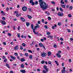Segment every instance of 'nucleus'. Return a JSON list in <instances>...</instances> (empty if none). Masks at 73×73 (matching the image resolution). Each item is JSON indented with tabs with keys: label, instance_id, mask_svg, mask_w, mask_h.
<instances>
[{
	"label": "nucleus",
	"instance_id": "obj_3",
	"mask_svg": "<svg viewBox=\"0 0 73 73\" xmlns=\"http://www.w3.org/2000/svg\"><path fill=\"white\" fill-rule=\"evenodd\" d=\"M47 55V54L45 52H43L41 53V56L42 57H45Z\"/></svg>",
	"mask_w": 73,
	"mask_h": 73
},
{
	"label": "nucleus",
	"instance_id": "obj_40",
	"mask_svg": "<svg viewBox=\"0 0 73 73\" xmlns=\"http://www.w3.org/2000/svg\"><path fill=\"white\" fill-rule=\"evenodd\" d=\"M58 25L59 26H60V25H61V23H58Z\"/></svg>",
	"mask_w": 73,
	"mask_h": 73
},
{
	"label": "nucleus",
	"instance_id": "obj_16",
	"mask_svg": "<svg viewBox=\"0 0 73 73\" xmlns=\"http://www.w3.org/2000/svg\"><path fill=\"white\" fill-rule=\"evenodd\" d=\"M21 62H24L25 61V59L24 58H22L21 59Z\"/></svg>",
	"mask_w": 73,
	"mask_h": 73
},
{
	"label": "nucleus",
	"instance_id": "obj_11",
	"mask_svg": "<svg viewBox=\"0 0 73 73\" xmlns=\"http://www.w3.org/2000/svg\"><path fill=\"white\" fill-rule=\"evenodd\" d=\"M19 13H17L16 14V16L17 17H19V16H21V14L20 13L18 14Z\"/></svg>",
	"mask_w": 73,
	"mask_h": 73
},
{
	"label": "nucleus",
	"instance_id": "obj_19",
	"mask_svg": "<svg viewBox=\"0 0 73 73\" xmlns=\"http://www.w3.org/2000/svg\"><path fill=\"white\" fill-rule=\"evenodd\" d=\"M26 25L27 27H29L30 25V23L29 22H27L26 23Z\"/></svg>",
	"mask_w": 73,
	"mask_h": 73
},
{
	"label": "nucleus",
	"instance_id": "obj_56",
	"mask_svg": "<svg viewBox=\"0 0 73 73\" xmlns=\"http://www.w3.org/2000/svg\"><path fill=\"white\" fill-rule=\"evenodd\" d=\"M37 71H38V72H40V71H41V70L39 68H38L37 69Z\"/></svg>",
	"mask_w": 73,
	"mask_h": 73
},
{
	"label": "nucleus",
	"instance_id": "obj_31",
	"mask_svg": "<svg viewBox=\"0 0 73 73\" xmlns=\"http://www.w3.org/2000/svg\"><path fill=\"white\" fill-rule=\"evenodd\" d=\"M61 5V7H62L63 8H65V6L64 5L62 4Z\"/></svg>",
	"mask_w": 73,
	"mask_h": 73
},
{
	"label": "nucleus",
	"instance_id": "obj_5",
	"mask_svg": "<svg viewBox=\"0 0 73 73\" xmlns=\"http://www.w3.org/2000/svg\"><path fill=\"white\" fill-rule=\"evenodd\" d=\"M22 9L23 11H27V9H28V8L27 7L25 6H24L22 7Z\"/></svg>",
	"mask_w": 73,
	"mask_h": 73
},
{
	"label": "nucleus",
	"instance_id": "obj_60",
	"mask_svg": "<svg viewBox=\"0 0 73 73\" xmlns=\"http://www.w3.org/2000/svg\"><path fill=\"white\" fill-rule=\"evenodd\" d=\"M6 11H9V8H8V7H7V8L6 9Z\"/></svg>",
	"mask_w": 73,
	"mask_h": 73
},
{
	"label": "nucleus",
	"instance_id": "obj_27",
	"mask_svg": "<svg viewBox=\"0 0 73 73\" xmlns=\"http://www.w3.org/2000/svg\"><path fill=\"white\" fill-rule=\"evenodd\" d=\"M21 68H24V65L23 64H21Z\"/></svg>",
	"mask_w": 73,
	"mask_h": 73
},
{
	"label": "nucleus",
	"instance_id": "obj_33",
	"mask_svg": "<svg viewBox=\"0 0 73 73\" xmlns=\"http://www.w3.org/2000/svg\"><path fill=\"white\" fill-rule=\"evenodd\" d=\"M26 57H28V53H26L25 54Z\"/></svg>",
	"mask_w": 73,
	"mask_h": 73
},
{
	"label": "nucleus",
	"instance_id": "obj_44",
	"mask_svg": "<svg viewBox=\"0 0 73 73\" xmlns=\"http://www.w3.org/2000/svg\"><path fill=\"white\" fill-rule=\"evenodd\" d=\"M14 13H15V14H16V13L17 14V13H19V12L17 11H15L14 12Z\"/></svg>",
	"mask_w": 73,
	"mask_h": 73
},
{
	"label": "nucleus",
	"instance_id": "obj_24",
	"mask_svg": "<svg viewBox=\"0 0 73 73\" xmlns=\"http://www.w3.org/2000/svg\"><path fill=\"white\" fill-rule=\"evenodd\" d=\"M31 5L33 6L35 5V2H32L31 3Z\"/></svg>",
	"mask_w": 73,
	"mask_h": 73
},
{
	"label": "nucleus",
	"instance_id": "obj_46",
	"mask_svg": "<svg viewBox=\"0 0 73 73\" xmlns=\"http://www.w3.org/2000/svg\"><path fill=\"white\" fill-rule=\"evenodd\" d=\"M54 47L56 48L57 47V45H56V44H54L53 46Z\"/></svg>",
	"mask_w": 73,
	"mask_h": 73
},
{
	"label": "nucleus",
	"instance_id": "obj_25",
	"mask_svg": "<svg viewBox=\"0 0 73 73\" xmlns=\"http://www.w3.org/2000/svg\"><path fill=\"white\" fill-rule=\"evenodd\" d=\"M36 26L38 28H40V26H39V25H38V24L36 23Z\"/></svg>",
	"mask_w": 73,
	"mask_h": 73
},
{
	"label": "nucleus",
	"instance_id": "obj_55",
	"mask_svg": "<svg viewBox=\"0 0 73 73\" xmlns=\"http://www.w3.org/2000/svg\"><path fill=\"white\" fill-rule=\"evenodd\" d=\"M30 0V3H32L33 2V0Z\"/></svg>",
	"mask_w": 73,
	"mask_h": 73
},
{
	"label": "nucleus",
	"instance_id": "obj_14",
	"mask_svg": "<svg viewBox=\"0 0 73 73\" xmlns=\"http://www.w3.org/2000/svg\"><path fill=\"white\" fill-rule=\"evenodd\" d=\"M43 45V44L42 43H40L39 44V46H40V47H42Z\"/></svg>",
	"mask_w": 73,
	"mask_h": 73
},
{
	"label": "nucleus",
	"instance_id": "obj_10",
	"mask_svg": "<svg viewBox=\"0 0 73 73\" xmlns=\"http://www.w3.org/2000/svg\"><path fill=\"white\" fill-rule=\"evenodd\" d=\"M18 49H19V46L18 45L14 47V49L15 50H17Z\"/></svg>",
	"mask_w": 73,
	"mask_h": 73
},
{
	"label": "nucleus",
	"instance_id": "obj_38",
	"mask_svg": "<svg viewBox=\"0 0 73 73\" xmlns=\"http://www.w3.org/2000/svg\"><path fill=\"white\" fill-rule=\"evenodd\" d=\"M41 63L43 64H44L45 63V61L44 60H42L41 62Z\"/></svg>",
	"mask_w": 73,
	"mask_h": 73
},
{
	"label": "nucleus",
	"instance_id": "obj_64",
	"mask_svg": "<svg viewBox=\"0 0 73 73\" xmlns=\"http://www.w3.org/2000/svg\"><path fill=\"white\" fill-rule=\"evenodd\" d=\"M10 73H13V71H11L10 72Z\"/></svg>",
	"mask_w": 73,
	"mask_h": 73
},
{
	"label": "nucleus",
	"instance_id": "obj_1",
	"mask_svg": "<svg viewBox=\"0 0 73 73\" xmlns=\"http://www.w3.org/2000/svg\"><path fill=\"white\" fill-rule=\"evenodd\" d=\"M39 1L40 8L43 11H45L48 8V6L45 2H44L42 0H39Z\"/></svg>",
	"mask_w": 73,
	"mask_h": 73
},
{
	"label": "nucleus",
	"instance_id": "obj_30",
	"mask_svg": "<svg viewBox=\"0 0 73 73\" xmlns=\"http://www.w3.org/2000/svg\"><path fill=\"white\" fill-rule=\"evenodd\" d=\"M22 45L23 46L25 47L26 46V44L25 43H23Z\"/></svg>",
	"mask_w": 73,
	"mask_h": 73
},
{
	"label": "nucleus",
	"instance_id": "obj_8",
	"mask_svg": "<svg viewBox=\"0 0 73 73\" xmlns=\"http://www.w3.org/2000/svg\"><path fill=\"white\" fill-rule=\"evenodd\" d=\"M65 69V67H64L63 70H62V73H65V72H66V71Z\"/></svg>",
	"mask_w": 73,
	"mask_h": 73
},
{
	"label": "nucleus",
	"instance_id": "obj_42",
	"mask_svg": "<svg viewBox=\"0 0 73 73\" xmlns=\"http://www.w3.org/2000/svg\"><path fill=\"white\" fill-rule=\"evenodd\" d=\"M48 64H49V65H50L52 63V62H51V61H49L48 62Z\"/></svg>",
	"mask_w": 73,
	"mask_h": 73
},
{
	"label": "nucleus",
	"instance_id": "obj_36",
	"mask_svg": "<svg viewBox=\"0 0 73 73\" xmlns=\"http://www.w3.org/2000/svg\"><path fill=\"white\" fill-rule=\"evenodd\" d=\"M28 51L29 53H33L32 52V51H31V50H28Z\"/></svg>",
	"mask_w": 73,
	"mask_h": 73
},
{
	"label": "nucleus",
	"instance_id": "obj_51",
	"mask_svg": "<svg viewBox=\"0 0 73 73\" xmlns=\"http://www.w3.org/2000/svg\"><path fill=\"white\" fill-rule=\"evenodd\" d=\"M35 5H37L38 4V2L37 1H36L35 2Z\"/></svg>",
	"mask_w": 73,
	"mask_h": 73
},
{
	"label": "nucleus",
	"instance_id": "obj_39",
	"mask_svg": "<svg viewBox=\"0 0 73 73\" xmlns=\"http://www.w3.org/2000/svg\"><path fill=\"white\" fill-rule=\"evenodd\" d=\"M68 16L69 17H72V15L70 14H69L68 15Z\"/></svg>",
	"mask_w": 73,
	"mask_h": 73
},
{
	"label": "nucleus",
	"instance_id": "obj_29",
	"mask_svg": "<svg viewBox=\"0 0 73 73\" xmlns=\"http://www.w3.org/2000/svg\"><path fill=\"white\" fill-rule=\"evenodd\" d=\"M27 17L29 18V19H32V17H31V16L29 15H27Z\"/></svg>",
	"mask_w": 73,
	"mask_h": 73
},
{
	"label": "nucleus",
	"instance_id": "obj_28",
	"mask_svg": "<svg viewBox=\"0 0 73 73\" xmlns=\"http://www.w3.org/2000/svg\"><path fill=\"white\" fill-rule=\"evenodd\" d=\"M55 63L57 65V66H58V65H59L58 63L57 62V61L56 60H55Z\"/></svg>",
	"mask_w": 73,
	"mask_h": 73
},
{
	"label": "nucleus",
	"instance_id": "obj_20",
	"mask_svg": "<svg viewBox=\"0 0 73 73\" xmlns=\"http://www.w3.org/2000/svg\"><path fill=\"white\" fill-rule=\"evenodd\" d=\"M31 29H33H33H34V28H34V25H33L32 24L31 25Z\"/></svg>",
	"mask_w": 73,
	"mask_h": 73
},
{
	"label": "nucleus",
	"instance_id": "obj_62",
	"mask_svg": "<svg viewBox=\"0 0 73 73\" xmlns=\"http://www.w3.org/2000/svg\"><path fill=\"white\" fill-rule=\"evenodd\" d=\"M43 40H46V37H44L43 38Z\"/></svg>",
	"mask_w": 73,
	"mask_h": 73
},
{
	"label": "nucleus",
	"instance_id": "obj_48",
	"mask_svg": "<svg viewBox=\"0 0 73 73\" xmlns=\"http://www.w3.org/2000/svg\"><path fill=\"white\" fill-rule=\"evenodd\" d=\"M8 36H12V34H11V33H8Z\"/></svg>",
	"mask_w": 73,
	"mask_h": 73
},
{
	"label": "nucleus",
	"instance_id": "obj_58",
	"mask_svg": "<svg viewBox=\"0 0 73 73\" xmlns=\"http://www.w3.org/2000/svg\"><path fill=\"white\" fill-rule=\"evenodd\" d=\"M2 58L3 59H4L5 58V56H3L2 57Z\"/></svg>",
	"mask_w": 73,
	"mask_h": 73
},
{
	"label": "nucleus",
	"instance_id": "obj_54",
	"mask_svg": "<svg viewBox=\"0 0 73 73\" xmlns=\"http://www.w3.org/2000/svg\"><path fill=\"white\" fill-rule=\"evenodd\" d=\"M60 40L61 41H64V39L62 38H60Z\"/></svg>",
	"mask_w": 73,
	"mask_h": 73
},
{
	"label": "nucleus",
	"instance_id": "obj_21",
	"mask_svg": "<svg viewBox=\"0 0 73 73\" xmlns=\"http://www.w3.org/2000/svg\"><path fill=\"white\" fill-rule=\"evenodd\" d=\"M44 28L45 29H47L48 28V27L46 25H45L44 26Z\"/></svg>",
	"mask_w": 73,
	"mask_h": 73
},
{
	"label": "nucleus",
	"instance_id": "obj_47",
	"mask_svg": "<svg viewBox=\"0 0 73 73\" xmlns=\"http://www.w3.org/2000/svg\"><path fill=\"white\" fill-rule=\"evenodd\" d=\"M2 19H3V20H5V18L4 17H3Z\"/></svg>",
	"mask_w": 73,
	"mask_h": 73
},
{
	"label": "nucleus",
	"instance_id": "obj_59",
	"mask_svg": "<svg viewBox=\"0 0 73 73\" xmlns=\"http://www.w3.org/2000/svg\"><path fill=\"white\" fill-rule=\"evenodd\" d=\"M37 23H38L39 24H41V22H40V21H38Z\"/></svg>",
	"mask_w": 73,
	"mask_h": 73
},
{
	"label": "nucleus",
	"instance_id": "obj_43",
	"mask_svg": "<svg viewBox=\"0 0 73 73\" xmlns=\"http://www.w3.org/2000/svg\"><path fill=\"white\" fill-rule=\"evenodd\" d=\"M48 20H51V18L50 17H48Z\"/></svg>",
	"mask_w": 73,
	"mask_h": 73
},
{
	"label": "nucleus",
	"instance_id": "obj_4",
	"mask_svg": "<svg viewBox=\"0 0 73 73\" xmlns=\"http://www.w3.org/2000/svg\"><path fill=\"white\" fill-rule=\"evenodd\" d=\"M0 23H1V24H2V25H6V22H5V21H4L0 20Z\"/></svg>",
	"mask_w": 73,
	"mask_h": 73
},
{
	"label": "nucleus",
	"instance_id": "obj_50",
	"mask_svg": "<svg viewBox=\"0 0 73 73\" xmlns=\"http://www.w3.org/2000/svg\"><path fill=\"white\" fill-rule=\"evenodd\" d=\"M29 11L30 12H31L32 11V9H31V8H28Z\"/></svg>",
	"mask_w": 73,
	"mask_h": 73
},
{
	"label": "nucleus",
	"instance_id": "obj_63",
	"mask_svg": "<svg viewBox=\"0 0 73 73\" xmlns=\"http://www.w3.org/2000/svg\"><path fill=\"white\" fill-rule=\"evenodd\" d=\"M68 61H69V62H71V59H68Z\"/></svg>",
	"mask_w": 73,
	"mask_h": 73
},
{
	"label": "nucleus",
	"instance_id": "obj_6",
	"mask_svg": "<svg viewBox=\"0 0 73 73\" xmlns=\"http://www.w3.org/2000/svg\"><path fill=\"white\" fill-rule=\"evenodd\" d=\"M58 16H59L61 17L64 15V14H63L62 13L59 12L58 13Z\"/></svg>",
	"mask_w": 73,
	"mask_h": 73
},
{
	"label": "nucleus",
	"instance_id": "obj_34",
	"mask_svg": "<svg viewBox=\"0 0 73 73\" xmlns=\"http://www.w3.org/2000/svg\"><path fill=\"white\" fill-rule=\"evenodd\" d=\"M60 3H61V4H64V1L62 0H61L60 1Z\"/></svg>",
	"mask_w": 73,
	"mask_h": 73
},
{
	"label": "nucleus",
	"instance_id": "obj_7",
	"mask_svg": "<svg viewBox=\"0 0 73 73\" xmlns=\"http://www.w3.org/2000/svg\"><path fill=\"white\" fill-rule=\"evenodd\" d=\"M35 35H36L37 36H41V34H39L38 33H37V32H36V31L35 32H33Z\"/></svg>",
	"mask_w": 73,
	"mask_h": 73
},
{
	"label": "nucleus",
	"instance_id": "obj_41",
	"mask_svg": "<svg viewBox=\"0 0 73 73\" xmlns=\"http://www.w3.org/2000/svg\"><path fill=\"white\" fill-rule=\"evenodd\" d=\"M14 55L16 56H18V54H17V53H14Z\"/></svg>",
	"mask_w": 73,
	"mask_h": 73
},
{
	"label": "nucleus",
	"instance_id": "obj_49",
	"mask_svg": "<svg viewBox=\"0 0 73 73\" xmlns=\"http://www.w3.org/2000/svg\"><path fill=\"white\" fill-rule=\"evenodd\" d=\"M7 61V59H5L4 62H6Z\"/></svg>",
	"mask_w": 73,
	"mask_h": 73
},
{
	"label": "nucleus",
	"instance_id": "obj_12",
	"mask_svg": "<svg viewBox=\"0 0 73 73\" xmlns=\"http://www.w3.org/2000/svg\"><path fill=\"white\" fill-rule=\"evenodd\" d=\"M37 26H34V28L33 29V32H35V31H36V29H37Z\"/></svg>",
	"mask_w": 73,
	"mask_h": 73
},
{
	"label": "nucleus",
	"instance_id": "obj_57",
	"mask_svg": "<svg viewBox=\"0 0 73 73\" xmlns=\"http://www.w3.org/2000/svg\"><path fill=\"white\" fill-rule=\"evenodd\" d=\"M17 29L18 30V31H20V26H19L18 28H17Z\"/></svg>",
	"mask_w": 73,
	"mask_h": 73
},
{
	"label": "nucleus",
	"instance_id": "obj_26",
	"mask_svg": "<svg viewBox=\"0 0 73 73\" xmlns=\"http://www.w3.org/2000/svg\"><path fill=\"white\" fill-rule=\"evenodd\" d=\"M29 58L30 59H32L33 58V56H32V55H30L29 56Z\"/></svg>",
	"mask_w": 73,
	"mask_h": 73
},
{
	"label": "nucleus",
	"instance_id": "obj_35",
	"mask_svg": "<svg viewBox=\"0 0 73 73\" xmlns=\"http://www.w3.org/2000/svg\"><path fill=\"white\" fill-rule=\"evenodd\" d=\"M51 3H52V4H56V2L54 1H51Z\"/></svg>",
	"mask_w": 73,
	"mask_h": 73
},
{
	"label": "nucleus",
	"instance_id": "obj_23",
	"mask_svg": "<svg viewBox=\"0 0 73 73\" xmlns=\"http://www.w3.org/2000/svg\"><path fill=\"white\" fill-rule=\"evenodd\" d=\"M73 9V7L72 6H71L69 7V10H72V9Z\"/></svg>",
	"mask_w": 73,
	"mask_h": 73
},
{
	"label": "nucleus",
	"instance_id": "obj_17",
	"mask_svg": "<svg viewBox=\"0 0 73 73\" xmlns=\"http://www.w3.org/2000/svg\"><path fill=\"white\" fill-rule=\"evenodd\" d=\"M56 56L58 58H61V56L58 53L56 54Z\"/></svg>",
	"mask_w": 73,
	"mask_h": 73
},
{
	"label": "nucleus",
	"instance_id": "obj_15",
	"mask_svg": "<svg viewBox=\"0 0 73 73\" xmlns=\"http://www.w3.org/2000/svg\"><path fill=\"white\" fill-rule=\"evenodd\" d=\"M51 54H52V53H51V52L50 51H49L48 52V56H50Z\"/></svg>",
	"mask_w": 73,
	"mask_h": 73
},
{
	"label": "nucleus",
	"instance_id": "obj_18",
	"mask_svg": "<svg viewBox=\"0 0 73 73\" xmlns=\"http://www.w3.org/2000/svg\"><path fill=\"white\" fill-rule=\"evenodd\" d=\"M20 72L22 73H25V70H21Z\"/></svg>",
	"mask_w": 73,
	"mask_h": 73
},
{
	"label": "nucleus",
	"instance_id": "obj_2",
	"mask_svg": "<svg viewBox=\"0 0 73 73\" xmlns=\"http://www.w3.org/2000/svg\"><path fill=\"white\" fill-rule=\"evenodd\" d=\"M43 68L44 69H45L46 71L45 70H42V72L43 73H46L47 72H48V68H47V66H43Z\"/></svg>",
	"mask_w": 73,
	"mask_h": 73
},
{
	"label": "nucleus",
	"instance_id": "obj_45",
	"mask_svg": "<svg viewBox=\"0 0 73 73\" xmlns=\"http://www.w3.org/2000/svg\"><path fill=\"white\" fill-rule=\"evenodd\" d=\"M50 33L49 32H48L46 33V34L47 35H50Z\"/></svg>",
	"mask_w": 73,
	"mask_h": 73
},
{
	"label": "nucleus",
	"instance_id": "obj_53",
	"mask_svg": "<svg viewBox=\"0 0 73 73\" xmlns=\"http://www.w3.org/2000/svg\"><path fill=\"white\" fill-rule=\"evenodd\" d=\"M20 57H23V54L21 53L20 54Z\"/></svg>",
	"mask_w": 73,
	"mask_h": 73
},
{
	"label": "nucleus",
	"instance_id": "obj_9",
	"mask_svg": "<svg viewBox=\"0 0 73 73\" xmlns=\"http://www.w3.org/2000/svg\"><path fill=\"white\" fill-rule=\"evenodd\" d=\"M48 38H50L51 40H53V36H52L49 35L47 36Z\"/></svg>",
	"mask_w": 73,
	"mask_h": 73
},
{
	"label": "nucleus",
	"instance_id": "obj_61",
	"mask_svg": "<svg viewBox=\"0 0 73 73\" xmlns=\"http://www.w3.org/2000/svg\"><path fill=\"white\" fill-rule=\"evenodd\" d=\"M3 44L4 45H6V42H3Z\"/></svg>",
	"mask_w": 73,
	"mask_h": 73
},
{
	"label": "nucleus",
	"instance_id": "obj_13",
	"mask_svg": "<svg viewBox=\"0 0 73 73\" xmlns=\"http://www.w3.org/2000/svg\"><path fill=\"white\" fill-rule=\"evenodd\" d=\"M20 19L23 22H25V19H24V18L22 17H20Z\"/></svg>",
	"mask_w": 73,
	"mask_h": 73
},
{
	"label": "nucleus",
	"instance_id": "obj_22",
	"mask_svg": "<svg viewBox=\"0 0 73 73\" xmlns=\"http://www.w3.org/2000/svg\"><path fill=\"white\" fill-rule=\"evenodd\" d=\"M60 10L62 12H64V11H63V9H62L61 7H60L59 8Z\"/></svg>",
	"mask_w": 73,
	"mask_h": 73
},
{
	"label": "nucleus",
	"instance_id": "obj_32",
	"mask_svg": "<svg viewBox=\"0 0 73 73\" xmlns=\"http://www.w3.org/2000/svg\"><path fill=\"white\" fill-rule=\"evenodd\" d=\"M6 65L7 68H10V67L9 66V64H6Z\"/></svg>",
	"mask_w": 73,
	"mask_h": 73
},
{
	"label": "nucleus",
	"instance_id": "obj_52",
	"mask_svg": "<svg viewBox=\"0 0 73 73\" xmlns=\"http://www.w3.org/2000/svg\"><path fill=\"white\" fill-rule=\"evenodd\" d=\"M17 37H18L19 38H20V34H17Z\"/></svg>",
	"mask_w": 73,
	"mask_h": 73
},
{
	"label": "nucleus",
	"instance_id": "obj_37",
	"mask_svg": "<svg viewBox=\"0 0 73 73\" xmlns=\"http://www.w3.org/2000/svg\"><path fill=\"white\" fill-rule=\"evenodd\" d=\"M20 49H21V50H23V47L22 46H20Z\"/></svg>",
	"mask_w": 73,
	"mask_h": 73
}]
</instances>
